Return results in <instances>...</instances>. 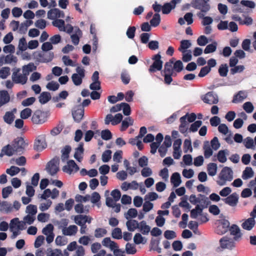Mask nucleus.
Returning <instances> with one entry per match:
<instances>
[{
	"label": "nucleus",
	"mask_w": 256,
	"mask_h": 256,
	"mask_svg": "<svg viewBox=\"0 0 256 256\" xmlns=\"http://www.w3.org/2000/svg\"><path fill=\"white\" fill-rule=\"evenodd\" d=\"M32 114V110L30 108H26L22 110L20 113V116L22 119L28 118Z\"/></svg>",
	"instance_id": "49530a36"
},
{
	"label": "nucleus",
	"mask_w": 256,
	"mask_h": 256,
	"mask_svg": "<svg viewBox=\"0 0 256 256\" xmlns=\"http://www.w3.org/2000/svg\"><path fill=\"white\" fill-rule=\"evenodd\" d=\"M84 152V144L80 142L78 144V146L76 149V152L74 154V158L78 162H81Z\"/></svg>",
	"instance_id": "412c9836"
},
{
	"label": "nucleus",
	"mask_w": 256,
	"mask_h": 256,
	"mask_svg": "<svg viewBox=\"0 0 256 256\" xmlns=\"http://www.w3.org/2000/svg\"><path fill=\"white\" fill-rule=\"evenodd\" d=\"M84 110L81 105H78L72 112V115L75 122H80L84 116Z\"/></svg>",
	"instance_id": "ddd939ff"
},
{
	"label": "nucleus",
	"mask_w": 256,
	"mask_h": 256,
	"mask_svg": "<svg viewBox=\"0 0 256 256\" xmlns=\"http://www.w3.org/2000/svg\"><path fill=\"white\" fill-rule=\"evenodd\" d=\"M184 152L185 153H187L189 150L190 152L192 151V146L191 140L190 139H186L184 142L183 146Z\"/></svg>",
	"instance_id": "bf43d9fd"
},
{
	"label": "nucleus",
	"mask_w": 256,
	"mask_h": 256,
	"mask_svg": "<svg viewBox=\"0 0 256 256\" xmlns=\"http://www.w3.org/2000/svg\"><path fill=\"white\" fill-rule=\"evenodd\" d=\"M13 146L16 152H22L25 146V142L24 138L21 137H18L16 138L14 140Z\"/></svg>",
	"instance_id": "4468645a"
},
{
	"label": "nucleus",
	"mask_w": 256,
	"mask_h": 256,
	"mask_svg": "<svg viewBox=\"0 0 256 256\" xmlns=\"http://www.w3.org/2000/svg\"><path fill=\"white\" fill-rule=\"evenodd\" d=\"M226 151H227V150H220L218 153V160L220 162L224 163L226 161Z\"/></svg>",
	"instance_id": "603ef678"
},
{
	"label": "nucleus",
	"mask_w": 256,
	"mask_h": 256,
	"mask_svg": "<svg viewBox=\"0 0 256 256\" xmlns=\"http://www.w3.org/2000/svg\"><path fill=\"white\" fill-rule=\"evenodd\" d=\"M234 240L227 236H224L220 240V246L222 249L232 250L236 246Z\"/></svg>",
	"instance_id": "1a4fd4ad"
},
{
	"label": "nucleus",
	"mask_w": 256,
	"mask_h": 256,
	"mask_svg": "<svg viewBox=\"0 0 256 256\" xmlns=\"http://www.w3.org/2000/svg\"><path fill=\"white\" fill-rule=\"evenodd\" d=\"M230 222L228 220L223 219L220 220L216 228V232L218 234H223L228 232L230 228Z\"/></svg>",
	"instance_id": "9b49d317"
},
{
	"label": "nucleus",
	"mask_w": 256,
	"mask_h": 256,
	"mask_svg": "<svg viewBox=\"0 0 256 256\" xmlns=\"http://www.w3.org/2000/svg\"><path fill=\"white\" fill-rule=\"evenodd\" d=\"M46 114L40 110H36L32 115L31 120L33 124H42L47 120Z\"/></svg>",
	"instance_id": "20e7f679"
},
{
	"label": "nucleus",
	"mask_w": 256,
	"mask_h": 256,
	"mask_svg": "<svg viewBox=\"0 0 256 256\" xmlns=\"http://www.w3.org/2000/svg\"><path fill=\"white\" fill-rule=\"evenodd\" d=\"M230 234L234 236V240H238L239 238L242 237V234L240 231L239 227L236 224H232L229 228Z\"/></svg>",
	"instance_id": "6ab92c4d"
},
{
	"label": "nucleus",
	"mask_w": 256,
	"mask_h": 256,
	"mask_svg": "<svg viewBox=\"0 0 256 256\" xmlns=\"http://www.w3.org/2000/svg\"><path fill=\"white\" fill-rule=\"evenodd\" d=\"M86 215L79 214L75 216L74 221L78 226L84 225L86 222Z\"/></svg>",
	"instance_id": "e433bc0d"
},
{
	"label": "nucleus",
	"mask_w": 256,
	"mask_h": 256,
	"mask_svg": "<svg viewBox=\"0 0 256 256\" xmlns=\"http://www.w3.org/2000/svg\"><path fill=\"white\" fill-rule=\"evenodd\" d=\"M193 14L192 12H187L184 16V18H178V22L182 25L184 24L185 21L186 22L188 25L191 24L194 22Z\"/></svg>",
	"instance_id": "a211bd4d"
},
{
	"label": "nucleus",
	"mask_w": 256,
	"mask_h": 256,
	"mask_svg": "<svg viewBox=\"0 0 256 256\" xmlns=\"http://www.w3.org/2000/svg\"><path fill=\"white\" fill-rule=\"evenodd\" d=\"M190 46L191 43L189 40H182L180 42L178 50L180 52H186V50L189 48Z\"/></svg>",
	"instance_id": "ea45409f"
},
{
	"label": "nucleus",
	"mask_w": 256,
	"mask_h": 256,
	"mask_svg": "<svg viewBox=\"0 0 256 256\" xmlns=\"http://www.w3.org/2000/svg\"><path fill=\"white\" fill-rule=\"evenodd\" d=\"M217 168V164L216 163H210L207 167L208 174L210 176H215L216 174Z\"/></svg>",
	"instance_id": "c9c22d12"
},
{
	"label": "nucleus",
	"mask_w": 256,
	"mask_h": 256,
	"mask_svg": "<svg viewBox=\"0 0 256 256\" xmlns=\"http://www.w3.org/2000/svg\"><path fill=\"white\" fill-rule=\"evenodd\" d=\"M46 146V144L44 140H42L36 138L34 142V149L36 151H42Z\"/></svg>",
	"instance_id": "5701e85b"
},
{
	"label": "nucleus",
	"mask_w": 256,
	"mask_h": 256,
	"mask_svg": "<svg viewBox=\"0 0 256 256\" xmlns=\"http://www.w3.org/2000/svg\"><path fill=\"white\" fill-rule=\"evenodd\" d=\"M112 158V151L108 150H105L102 154V160L104 162H108Z\"/></svg>",
	"instance_id": "4d7b16f0"
},
{
	"label": "nucleus",
	"mask_w": 256,
	"mask_h": 256,
	"mask_svg": "<svg viewBox=\"0 0 256 256\" xmlns=\"http://www.w3.org/2000/svg\"><path fill=\"white\" fill-rule=\"evenodd\" d=\"M71 150V147L70 146H66L62 150L61 160L63 162H65L68 160Z\"/></svg>",
	"instance_id": "c85d7f7f"
},
{
	"label": "nucleus",
	"mask_w": 256,
	"mask_h": 256,
	"mask_svg": "<svg viewBox=\"0 0 256 256\" xmlns=\"http://www.w3.org/2000/svg\"><path fill=\"white\" fill-rule=\"evenodd\" d=\"M2 151L4 152L5 154L8 156H12L14 153V152H15L14 150V147H12L9 144L4 147V149L2 150Z\"/></svg>",
	"instance_id": "e2e57ef3"
},
{
	"label": "nucleus",
	"mask_w": 256,
	"mask_h": 256,
	"mask_svg": "<svg viewBox=\"0 0 256 256\" xmlns=\"http://www.w3.org/2000/svg\"><path fill=\"white\" fill-rule=\"evenodd\" d=\"M138 215V212L136 208H130L126 214L125 215V218L128 220L130 218H134Z\"/></svg>",
	"instance_id": "864d4df0"
},
{
	"label": "nucleus",
	"mask_w": 256,
	"mask_h": 256,
	"mask_svg": "<svg viewBox=\"0 0 256 256\" xmlns=\"http://www.w3.org/2000/svg\"><path fill=\"white\" fill-rule=\"evenodd\" d=\"M78 166L74 160H69L67 162V165L63 166L62 170L68 174H71L73 172H77L79 170Z\"/></svg>",
	"instance_id": "f8f14e48"
},
{
	"label": "nucleus",
	"mask_w": 256,
	"mask_h": 256,
	"mask_svg": "<svg viewBox=\"0 0 256 256\" xmlns=\"http://www.w3.org/2000/svg\"><path fill=\"white\" fill-rule=\"evenodd\" d=\"M112 236L114 238L121 239L122 237L121 229L119 228H114L112 231Z\"/></svg>",
	"instance_id": "8fccbe9b"
},
{
	"label": "nucleus",
	"mask_w": 256,
	"mask_h": 256,
	"mask_svg": "<svg viewBox=\"0 0 256 256\" xmlns=\"http://www.w3.org/2000/svg\"><path fill=\"white\" fill-rule=\"evenodd\" d=\"M26 212L29 214L35 216L37 212L36 206L34 204H29L26 206Z\"/></svg>",
	"instance_id": "13d9d810"
},
{
	"label": "nucleus",
	"mask_w": 256,
	"mask_h": 256,
	"mask_svg": "<svg viewBox=\"0 0 256 256\" xmlns=\"http://www.w3.org/2000/svg\"><path fill=\"white\" fill-rule=\"evenodd\" d=\"M256 223V220L254 218H249L244 220L241 226L243 229L250 231L255 226Z\"/></svg>",
	"instance_id": "f3484780"
},
{
	"label": "nucleus",
	"mask_w": 256,
	"mask_h": 256,
	"mask_svg": "<svg viewBox=\"0 0 256 256\" xmlns=\"http://www.w3.org/2000/svg\"><path fill=\"white\" fill-rule=\"evenodd\" d=\"M0 210L8 213L12 210V206L11 204L6 201H4L1 204Z\"/></svg>",
	"instance_id": "58836bf2"
},
{
	"label": "nucleus",
	"mask_w": 256,
	"mask_h": 256,
	"mask_svg": "<svg viewBox=\"0 0 256 256\" xmlns=\"http://www.w3.org/2000/svg\"><path fill=\"white\" fill-rule=\"evenodd\" d=\"M133 120L130 117L126 118L122 122V126L120 128L121 131L126 130L130 125H132Z\"/></svg>",
	"instance_id": "c03bdc74"
},
{
	"label": "nucleus",
	"mask_w": 256,
	"mask_h": 256,
	"mask_svg": "<svg viewBox=\"0 0 256 256\" xmlns=\"http://www.w3.org/2000/svg\"><path fill=\"white\" fill-rule=\"evenodd\" d=\"M138 228L143 234H147L150 231V226L146 224V222L142 220L139 223Z\"/></svg>",
	"instance_id": "a878e982"
},
{
	"label": "nucleus",
	"mask_w": 256,
	"mask_h": 256,
	"mask_svg": "<svg viewBox=\"0 0 256 256\" xmlns=\"http://www.w3.org/2000/svg\"><path fill=\"white\" fill-rule=\"evenodd\" d=\"M228 67L226 64H222L219 66L218 72L222 77H226L228 75Z\"/></svg>",
	"instance_id": "f704fd0d"
},
{
	"label": "nucleus",
	"mask_w": 256,
	"mask_h": 256,
	"mask_svg": "<svg viewBox=\"0 0 256 256\" xmlns=\"http://www.w3.org/2000/svg\"><path fill=\"white\" fill-rule=\"evenodd\" d=\"M36 66L33 63H30L27 65H25L22 67V73L24 74L28 77L30 72L36 70Z\"/></svg>",
	"instance_id": "473e14b6"
},
{
	"label": "nucleus",
	"mask_w": 256,
	"mask_h": 256,
	"mask_svg": "<svg viewBox=\"0 0 256 256\" xmlns=\"http://www.w3.org/2000/svg\"><path fill=\"white\" fill-rule=\"evenodd\" d=\"M20 70L19 68H14L12 76V79L15 84H24L27 82L28 77L24 73L22 74H20Z\"/></svg>",
	"instance_id": "39448f33"
},
{
	"label": "nucleus",
	"mask_w": 256,
	"mask_h": 256,
	"mask_svg": "<svg viewBox=\"0 0 256 256\" xmlns=\"http://www.w3.org/2000/svg\"><path fill=\"white\" fill-rule=\"evenodd\" d=\"M51 98L52 96L50 93L47 92H42L38 97L39 102L41 104H46Z\"/></svg>",
	"instance_id": "393cba45"
},
{
	"label": "nucleus",
	"mask_w": 256,
	"mask_h": 256,
	"mask_svg": "<svg viewBox=\"0 0 256 256\" xmlns=\"http://www.w3.org/2000/svg\"><path fill=\"white\" fill-rule=\"evenodd\" d=\"M154 60L152 64L150 66L148 70L150 72H154L156 71L161 70L162 67L163 62L161 60V56L158 53L155 54L152 58Z\"/></svg>",
	"instance_id": "423d86ee"
},
{
	"label": "nucleus",
	"mask_w": 256,
	"mask_h": 256,
	"mask_svg": "<svg viewBox=\"0 0 256 256\" xmlns=\"http://www.w3.org/2000/svg\"><path fill=\"white\" fill-rule=\"evenodd\" d=\"M10 68L8 66L2 68L0 70V78L2 79L6 78L10 74Z\"/></svg>",
	"instance_id": "de8ad7c7"
},
{
	"label": "nucleus",
	"mask_w": 256,
	"mask_h": 256,
	"mask_svg": "<svg viewBox=\"0 0 256 256\" xmlns=\"http://www.w3.org/2000/svg\"><path fill=\"white\" fill-rule=\"evenodd\" d=\"M187 116L184 115L180 119V124L179 126V130L181 133L184 134V136L187 134L188 130V123L186 121Z\"/></svg>",
	"instance_id": "dca6fc26"
},
{
	"label": "nucleus",
	"mask_w": 256,
	"mask_h": 256,
	"mask_svg": "<svg viewBox=\"0 0 256 256\" xmlns=\"http://www.w3.org/2000/svg\"><path fill=\"white\" fill-rule=\"evenodd\" d=\"M59 86V84L58 82L54 81H52L51 82H48L46 86L48 90L53 91H55L58 90Z\"/></svg>",
	"instance_id": "774afa93"
},
{
	"label": "nucleus",
	"mask_w": 256,
	"mask_h": 256,
	"mask_svg": "<svg viewBox=\"0 0 256 256\" xmlns=\"http://www.w3.org/2000/svg\"><path fill=\"white\" fill-rule=\"evenodd\" d=\"M77 73L72 74V80L74 84L78 86L82 84V79L85 76V70L78 66L76 68Z\"/></svg>",
	"instance_id": "0eeeda50"
},
{
	"label": "nucleus",
	"mask_w": 256,
	"mask_h": 256,
	"mask_svg": "<svg viewBox=\"0 0 256 256\" xmlns=\"http://www.w3.org/2000/svg\"><path fill=\"white\" fill-rule=\"evenodd\" d=\"M238 196L236 192H234L229 196H227L226 198L223 199V200L226 204H228L232 206H236L238 202Z\"/></svg>",
	"instance_id": "2eb2a0df"
},
{
	"label": "nucleus",
	"mask_w": 256,
	"mask_h": 256,
	"mask_svg": "<svg viewBox=\"0 0 256 256\" xmlns=\"http://www.w3.org/2000/svg\"><path fill=\"white\" fill-rule=\"evenodd\" d=\"M60 10L58 8H54L50 10L48 12V18L50 20H55L59 18Z\"/></svg>",
	"instance_id": "c756f323"
},
{
	"label": "nucleus",
	"mask_w": 256,
	"mask_h": 256,
	"mask_svg": "<svg viewBox=\"0 0 256 256\" xmlns=\"http://www.w3.org/2000/svg\"><path fill=\"white\" fill-rule=\"evenodd\" d=\"M20 170L19 168L16 166H12L10 168H8L6 172L11 176H14L18 174Z\"/></svg>",
	"instance_id": "5fc2aeb1"
},
{
	"label": "nucleus",
	"mask_w": 256,
	"mask_h": 256,
	"mask_svg": "<svg viewBox=\"0 0 256 256\" xmlns=\"http://www.w3.org/2000/svg\"><path fill=\"white\" fill-rule=\"evenodd\" d=\"M17 62V58L12 54H8L4 58V64H16Z\"/></svg>",
	"instance_id": "0e129e2a"
},
{
	"label": "nucleus",
	"mask_w": 256,
	"mask_h": 256,
	"mask_svg": "<svg viewBox=\"0 0 256 256\" xmlns=\"http://www.w3.org/2000/svg\"><path fill=\"white\" fill-rule=\"evenodd\" d=\"M217 42H213L211 44H209L206 47L204 52V54H210L216 51L217 47Z\"/></svg>",
	"instance_id": "37998d69"
},
{
	"label": "nucleus",
	"mask_w": 256,
	"mask_h": 256,
	"mask_svg": "<svg viewBox=\"0 0 256 256\" xmlns=\"http://www.w3.org/2000/svg\"><path fill=\"white\" fill-rule=\"evenodd\" d=\"M58 164V159L54 158L48 162L46 169L51 176H54L59 170Z\"/></svg>",
	"instance_id": "6e6552de"
},
{
	"label": "nucleus",
	"mask_w": 256,
	"mask_h": 256,
	"mask_svg": "<svg viewBox=\"0 0 256 256\" xmlns=\"http://www.w3.org/2000/svg\"><path fill=\"white\" fill-rule=\"evenodd\" d=\"M246 98L244 92L240 90L236 94L233 98L232 102L233 103H239L242 102Z\"/></svg>",
	"instance_id": "b1692460"
},
{
	"label": "nucleus",
	"mask_w": 256,
	"mask_h": 256,
	"mask_svg": "<svg viewBox=\"0 0 256 256\" xmlns=\"http://www.w3.org/2000/svg\"><path fill=\"white\" fill-rule=\"evenodd\" d=\"M54 56V53L52 52H46L40 56L42 62H48L52 61Z\"/></svg>",
	"instance_id": "a19ab883"
},
{
	"label": "nucleus",
	"mask_w": 256,
	"mask_h": 256,
	"mask_svg": "<svg viewBox=\"0 0 256 256\" xmlns=\"http://www.w3.org/2000/svg\"><path fill=\"white\" fill-rule=\"evenodd\" d=\"M189 5H191V6L195 9L200 10L198 14V16L200 18L204 17V14L208 12L210 8V6L208 2L204 0H192Z\"/></svg>",
	"instance_id": "f03ea898"
},
{
	"label": "nucleus",
	"mask_w": 256,
	"mask_h": 256,
	"mask_svg": "<svg viewBox=\"0 0 256 256\" xmlns=\"http://www.w3.org/2000/svg\"><path fill=\"white\" fill-rule=\"evenodd\" d=\"M10 100V96L8 92L5 90L0 91V107L7 104Z\"/></svg>",
	"instance_id": "aec40b11"
},
{
	"label": "nucleus",
	"mask_w": 256,
	"mask_h": 256,
	"mask_svg": "<svg viewBox=\"0 0 256 256\" xmlns=\"http://www.w3.org/2000/svg\"><path fill=\"white\" fill-rule=\"evenodd\" d=\"M203 208H201L198 204H197L195 208L190 211V216L192 218H196L198 215H200L202 212Z\"/></svg>",
	"instance_id": "2f4dec72"
},
{
	"label": "nucleus",
	"mask_w": 256,
	"mask_h": 256,
	"mask_svg": "<svg viewBox=\"0 0 256 256\" xmlns=\"http://www.w3.org/2000/svg\"><path fill=\"white\" fill-rule=\"evenodd\" d=\"M176 68V61L172 58L169 62H166L164 66V69L161 71L162 74L164 76V82L167 84H170L172 81V76L174 70Z\"/></svg>",
	"instance_id": "f257e3e1"
},
{
	"label": "nucleus",
	"mask_w": 256,
	"mask_h": 256,
	"mask_svg": "<svg viewBox=\"0 0 256 256\" xmlns=\"http://www.w3.org/2000/svg\"><path fill=\"white\" fill-rule=\"evenodd\" d=\"M160 22V15L156 13L155 14L152 19L150 20V26L154 27H156L158 26Z\"/></svg>",
	"instance_id": "a18cd8bd"
},
{
	"label": "nucleus",
	"mask_w": 256,
	"mask_h": 256,
	"mask_svg": "<svg viewBox=\"0 0 256 256\" xmlns=\"http://www.w3.org/2000/svg\"><path fill=\"white\" fill-rule=\"evenodd\" d=\"M14 118L15 116L12 112H6L3 117L4 122L9 124L13 122Z\"/></svg>",
	"instance_id": "7c9ffc66"
},
{
	"label": "nucleus",
	"mask_w": 256,
	"mask_h": 256,
	"mask_svg": "<svg viewBox=\"0 0 256 256\" xmlns=\"http://www.w3.org/2000/svg\"><path fill=\"white\" fill-rule=\"evenodd\" d=\"M54 226L52 224H47L42 230V233L44 235H48L53 234Z\"/></svg>",
	"instance_id": "338daca9"
},
{
	"label": "nucleus",
	"mask_w": 256,
	"mask_h": 256,
	"mask_svg": "<svg viewBox=\"0 0 256 256\" xmlns=\"http://www.w3.org/2000/svg\"><path fill=\"white\" fill-rule=\"evenodd\" d=\"M101 136L103 140H108L112 138V134L110 130H105L102 131Z\"/></svg>",
	"instance_id": "69168bd1"
},
{
	"label": "nucleus",
	"mask_w": 256,
	"mask_h": 256,
	"mask_svg": "<svg viewBox=\"0 0 256 256\" xmlns=\"http://www.w3.org/2000/svg\"><path fill=\"white\" fill-rule=\"evenodd\" d=\"M28 46L26 38L24 37L22 38L19 40L18 48L22 51H24L27 49Z\"/></svg>",
	"instance_id": "6e6d98bb"
},
{
	"label": "nucleus",
	"mask_w": 256,
	"mask_h": 256,
	"mask_svg": "<svg viewBox=\"0 0 256 256\" xmlns=\"http://www.w3.org/2000/svg\"><path fill=\"white\" fill-rule=\"evenodd\" d=\"M202 122L201 120H196L192 123L189 128L190 132H196L198 128L202 126Z\"/></svg>",
	"instance_id": "3c124183"
},
{
	"label": "nucleus",
	"mask_w": 256,
	"mask_h": 256,
	"mask_svg": "<svg viewBox=\"0 0 256 256\" xmlns=\"http://www.w3.org/2000/svg\"><path fill=\"white\" fill-rule=\"evenodd\" d=\"M106 234L107 230L104 228H97L94 230V236L96 238H102Z\"/></svg>",
	"instance_id": "09e8293b"
},
{
	"label": "nucleus",
	"mask_w": 256,
	"mask_h": 256,
	"mask_svg": "<svg viewBox=\"0 0 256 256\" xmlns=\"http://www.w3.org/2000/svg\"><path fill=\"white\" fill-rule=\"evenodd\" d=\"M78 228L75 225H70L68 227L65 228H62V234L65 236H72L75 235Z\"/></svg>",
	"instance_id": "4be33fe9"
},
{
	"label": "nucleus",
	"mask_w": 256,
	"mask_h": 256,
	"mask_svg": "<svg viewBox=\"0 0 256 256\" xmlns=\"http://www.w3.org/2000/svg\"><path fill=\"white\" fill-rule=\"evenodd\" d=\"M52 24L54 26L58 28L60 31H66V27L64 26V21L61 19H56L52 22Z\"/></svg>",
	"instance_id": "72a5a7b5"
},
{
	"label": "nucleus",
	"mask_w": 256,
	"mask_h": 256,
	"mask_svg": "<svg viewBox=\"0 0 256 256\" xmlns=\"http://www.w3.org/2000/svg\"><path fill=\"white\" fill-rule=\"evenodd\" d=\"M232 171L230 168L225 166L220 172L218 180L216 183L218 186H222L226 184V182H230L233 179Z\"/></svg>",
	"instance_id": "7ed1b4c3"
},
{
	"label": "nucleus",
	"mask_w": 256,
	"mask_h": 256,
	"mask_svg": "<svg viewBox=\"0 0 256 256\" xmlns=\"http://www.w3.org/2000/svg\"><path fill=\"white\" fill-rule=\"evenodd\" d=\"M203 148L204 150V156L205 158H209L212 155L213 151L210 148L209 142L206 141L204 142Z\"/></svg>",
	"instance_id": "bb28decb"
},
{
	"label": "nucleus",
	"mask_w": 256,
	"mask_h": 256,
	"mask_svg": "<svg viewBox=\"0 0 256 256\" xmlns=\"http://www.w3.org/2000/svg\"><path fill=\"white\" fill-rule=\"evenodd\" d=\"M139 223L134 220H130L126 222V226L130 232H134L136 229L138 228Z\"/></svg>",
	"instance_id": "cd10ccee"
},
{
	"label": "nucleus",
	"mask_w": 256,
	"mask_h": 256,
	"mask_svg": "<svg viewBox=\"0 0 256 256\" xmlns=\"http://www.w3.org/2000/svg\"><path fill=\"white\" fill-rule=\"evenodd\" d=\"M204 103L209 104H216L218 102V96L213 92H210L206 93L202 98Z\"/></svg>",
	"instance_id": "9d476101"
},
{
	"label": "nucleus",
	"mask_w": 256,
	"mask_h": 256,
	"mask_svg": "<svg viewBox=\"0 0 256 256\" xmlns=\"http://www.w3.org/2000/svg\"><path fill=\"white\" fill-rule=\"evenodd\" d=\"M63 128L64 126L62 124H59L50 130V134L53 136H56L62 132Z\"/></svg>",
	"instance_id": "052dcab7"
},
{
	"label": "nucleus",
	"mask_w": 256,
	"mask_h": 256,
	"mask_svg": "<svg viewBox=\"0 0 256 256\" xmlns=\"http://www.w3.org/2000/svg\"><path fill=\"white\" fill-rule=\"evenodd\" d=\"M254 176V172L250 167H246L244 170L242 178L244 180H247L252 178Z\"/></svg>",
	"instance_id": "79ce46f5"
},
{
	"label": "nucleus",
	"mask_w": 256,
	"mask_h": 256,
	"mask_svg": "<svg viewBox=\"0 0 256 256\" xmlns=\"http://www.w3.org/2000/svg\"><path fill=\"white\" fill-rule=\"evenodd\" d=\"M68 96V93L66 90H63L61 92L58 96H53L52 100L54 102H58L60 100H65Z\"/></svg>",
	"instance_id": "4c0bfd02"
},
{
	"label": "nucleus",
	"mask_w": 256,
	"mask_h": 256,
	"mask_svg": "<svg viewBox=\"0 0 256 256\" xmlns=\"http://www.w3.org/2000/svg\"><path fill=\"white\" fill-rule=\"evenodd\" d=\"M122 110L125 116H129L131 113V109L130 106L126 102H122Z\"/></svg>",
	"instance_id": "680f3d73"
}]
</instances>
